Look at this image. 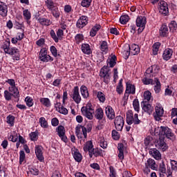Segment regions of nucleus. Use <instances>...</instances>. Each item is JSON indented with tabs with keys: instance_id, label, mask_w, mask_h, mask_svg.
I'll use <instances>...</instances> for the list:
<instances>
[{
	"instance_id": "obj_24",
	"label": "nucleus",
	"mask_w": 177,
	"mask_h": 177,
	"mask_svg": "<svg viewBox=\"0 0 177 177\" xmlns=\"http://www.w3.org/2000/svg\"><path fill=\"white\" fill-rule=\"evenodd\" d=\"M172 53H174V51L172 49L167 48L164 50L162 54V57L164 60H166V62H168L171 57H172Z\"/></svg>"
},
{
	"instance_id": "obj_23",
	"label": "nucleus",
	"mask_w": 177,
	"mask_h": 177,
	"mask_svg": "<svg viewBox=\"0 0 177 177\" xmlns=\"http://www.w3.org/2000/svg\"><path fill=\"white\" fill-rule=\"evenodd\" d=\"M149 154H151L155 160H161V153H160V151L156 148L151 149L149 150Z\"/></svg>"
},
{
	"instance_id": "obj_59",
	"label": "nucleus",
	"mask_w": 177,
	"mask_h": 177,
	"mask_svg": "<svg viewBox=\"0 0 177 177\" xmlns=\"http://www.w3.org/2000/svg\"><path fill=\"white\" fill-rule=\"evenodd\" d=\"M170 164L172 171H175V172H177V161L174 160H171Z\"/></svg>"
},
{
	"instance_id": "obj_22",
	"label": "nucleus",
	"mask_w": 177,
	"mask_h": 177,
	"mask_svg": "<svg viewBox=\"0 0 177 177\" xmlns=\"http://www.w3.org/2000/svg\"><path fill=\"white\" fill-rule=\"evenodd\" d=\"M94 117L96 120H98V121H102V120H103V117H104L103 109L102 108L97 109L95 111Z\"/></svg>"
},
{
	"instance_id": "obj_35",
	"label": "nucleus",
	"mask_w": 177,
	"mask_h": 177,
	"mask_svg": "<svg viewBox=\"0 0 177 177\" xmlns=\"http://www.w3.org/2000/svg\"><path fill=\"white\" fill-rule=\"evenodd\" d=\"M56 106H57L58 111L60 113V114H64V115H67V114H68V110L64 108V106H62V104L58 102L56 104Z\"/></svg>"
},
{
	"instance_id": "obj_52",
	"label": "nucleus",
	"mask_w": 177,
	"mask_h": 177,
	"mask_svg": "<svg viewBox=\"0 0 177 177\" xmlns=\"http://www.w3.org/2000/svg\"><path fill=\"white\" fill-rule=\"evenodd\" d=\"M133 106L135 111H137V113H139L140 105H139V100H138V98H136L133 101Z\"/></svg>"
},
{
	"instance_id": "obj_2",
	"label": "nucleus",
	"mask_w": 177,
	"mask_h": 177,
	"mask_svg": "<svg viewBox=\"0 0 177 177\" xmlns=\"http://www.w3.org/2000/svg\"><path fill=\"white\" fill-rule=\"evenodd\" d=\"M93 113H95V109L91 103H88L86 106L82 107V113L88 120H93Z\"/></svg>"
},
{
	"instance_id": "obj_13",
	"label": "nucleus",
	"mask_w": 177,
	"mask_h": 177,
	"mask_svg": "<svg viewBox=\"0 0 177 177\" xmlns=\"http://www.w3.org/2000/svg\"><path fill=\"white\" fill-rule=\"evenodd\" d=\"M83 149L84 151H88L90 158H92L93 154H95V149H93V144L92 143V141H88Z\"/></svg>"
},
{
	"instance_id": "obj_31",
	"label": "nucleus",
	"mask_w": 177,
	"mask_h": 177,
	"mask_svg": "<svg viewBox=\"0 0 177 177\" xmlns=\"http://www.w3.org/2000/svg\"><path fill=\"white\" fill-rule=\"evenodd\" d=\"M37 21H39V24L41 26H50L52 22L50 21V19L44 18V17H39L37 18Z\"/></svg>"
},
{
	"instance_id": "obj_40",
	"label": "nucleus",
	"mask_w": 177,
	"mask_h": 177,
	"mask_svg": "<svg viewBox=\"0 0 177 177\" xmlns=\"http://www.w3.org/2000/svg\"><path fill=\"white\" fill-rule=\"evenodd\" d=\"M53 15L55 17V19H59L60 17V11H59V8L57 7H55L52 10H50Z\"/></svg>"
},
{
	"instance_id": "obj_19",
	"label": "nucleus",
	"mask_w": 177,
	"mask_h": 177,
	"mask_svg": "<svg viewBox=\"0 0 177 177\" xmlns=\"http://www.w3.org/2000/svg\"><path fill=\"white\" fill-rule=\"evenodd\" d=\"M151 85H153V89L156 93H160V92H161V82H160V80L158 78H154V80H153V83L151 84Z\"/></svg>"
},
{
	"instance_id": "obj_56",
	"label": "nucleus",
	"mask_w": 177,
	"mask_h": 177,
	"mask_svg": "<svg viewBox=\"0 0 177 177\" xmlns=\"http://www.w3.org/2000/svg\"><path fill=\"white\" fill-rule=\"evenodd\" d=\"M7 122L11 126L13 127L15 125V116L13 115H8L7 117Z\"/></svg>"
},
{
	"instance_id": "obj_29",
	"label": "nucleus",
	"mask_w": 177,
	"mask_h": 177,
	"mask_svg": "<svg viewBox=\"0 0 177 177\" xmlns=\"http://www.w3.org/2000/svg\"><path fill=\"white\" fill-rule=\"evenodd\" d=\"M107 64L109 65V67L113 68V67L117 64V57L115 55L109 57L107 59Z\"/></svg>"
},
{
	"instance_id": "obj_61",
	"label": "nucleus",
	"mask_w": 177,
	"mask_h": 177,
	"mask_svg": "<svg viewBox=\"0 0 177 177\" xmlns=\"http://www.w3.org/2000/svg\"><path fill=\"white\" fill-rule=\"evenodd\" d=\"M30 138L32 142H37V140H38V133L35 132H31L30 133Z\"/></svg>"
},
{
	"instance_id": "obj_11",
	"label": "nucleus",
	"mask_w": 177,
	"mask_h": 177,
	"mask_svg": "<svg viewBox=\"0 0 177 177\" xmlns=\"http://www.w3.org/2000/svg\"><path fill=\"white\" fill-rule=\"evenodd\" d=\"M114 124L117 131H122L124 124V118L121 115L116 116L115 118Z\"/></svg>"
},
{
	"instance_id": "obj_58",
	"label": "nucleus",
	"mask_w": 177,
	"mask_h": 177,
	"mask_svg": "<svg viewBox=\"0 0 177 177\" xmlns=\"http://www.w3.org/2000/svg\"><path fill=\"white\" fill-rule=\"evenodd\" d=\"M24 160H26V153H24V151H20V152H19V164L22 165Z\"/></svg>"
},
{
	"instance_id": "obj_63",
	"label": "nucleus",
	"mask_w": 177,
	"mask_h": 177,
	"mask_svg": "<svg viewBox=\"0 0 177 177\" xmlns=\"http://www.w3.org/2000/svg\"><path fill=\"white\" fill-rule=\"evenodd\" d=\"M172 89H174L172 87L168 86L167 88H165V96H171L173 92Z\"/></svg>"
},
{
	"instance_id": "obj_30",
	"label": "nucleus",
	"mask_w": 177,
	"mask_h": 177,
	"mask_svg": "<svg viewBox=\"0 0 177 177\" xmlns=\"http://www.w3.org/2000/svg\"><path fill=\"white\" fill-rule=\"evenodd\" d=\"M159 34L160 37H167L169 34L168 26L165 24L162 25L159 30Z\"/></svg>"
},
{
	"instance_id": "obj_10",
	"label": "nucleus",
	"mask_w": 177,
	"mask_h": 177,
	"mask_svg": "<svg viewBox=\"0 0 177 177\" xmlns=\"http://www.w3.org/2000/svg\"><path fill=\"white\" fill-rule=\"evenodd\" d=\"M56 131L57 132L58 136L62 139V142L67 143V136H66V129L62 125L57 127Z\"/></svg>"
},
{
	"instance_id": "obj_64",
	"label": "nucleus",
	"mask_w": 177,
	"mask_h": 177,
	"mask_svg": "<svg viewBox=\"0 0 177 177\" xmlns=\"http://www.w3.org/2000/svg\"><path fill=\"white\" fill-rule=\"evenodd\" d=\"M50 50L54 57H57V49L55 46H51L50 48Z\"/></svg>"
},
{
	"instance_id": "obj_8",
	"label": "nucleus",
	"mask_w": 177,
	"mask_h": 177,
	"mask_svg": "<svg viewBox=\"0 0 177 177\" xmlns=\"http://www.w3.org/2000/svg\"><path fill=\"white\" fill-rule=\"evenodd\" d=\"M71 97H72L73 100L76 102L77 104H80L81 103V95H80V88L77 86H75L73 93L71 95Z\"/></svg>"
},
{
	"instance_id": "obj_16",
	"label": "nucleus",
	"mask_w": 177,
	"mask_h": 177,
	"mask_svg": "<svg viewBox=\"0 0 177 177\" xmlns=\"http://www.w3.org/2000/svg\"><path fill=\"white\" fill-rule=\"evenodd\" d=\"M141 106L143 111L147 113V114H149V115L151 114V113H153V111H154V107L147 102H142Z\"/></svg>"
},
{
	"instance_id": "obj_33",
	"label": "nucleus",
	"mask_w": 177,
	"mask_h": 177,
	"mask_svg": "<svg viewBox=\"0 0 177 177\" xmlns=\"http://www.w3.org/2000/svg\"><path fill=\"white\" fill-rule=\"evenodd\" d=\"M82 51L83 52V53H85V55H91V53H92L91 47L88 44H83L82 45Z\"/></svg>"
},
{
	"instance_id": "obj_54",
	"label": "nucleus",
	"mask_w": 177,
	"mask_h": 177,
	"mask_svg": "<svg viewBox=\"0 0 177 177\" xmlns=\"http://www.w3.org/2000/svg\"><path fill=\"white\" fill-rule=\"evenodd\" d=\"M91 3H92V0H82L81 6L83 8H89L91 6Z\"/></svg>"
},
{
	"instance_id": "obj_7",
	"label": "nucleus",
	"mask_w": 177,
	"mask_h": 177,
	"mask_svg": "<svg viewBox=\"0 0 177 177\" xmlns=\"http://www.w3.org/2000/svg\"><path fill=\"white\" fill-rule=\"evenodd\" d=\"M155 113H153V117L156 121H160L161 117L164 115V108L160 104H157L155 107Z\"/></svg>"
},
{
	"instance_id": "obj_25",
	"label": "nucleus",
	"mask_w": 177,
	"mask_h": 177,
	"mask_svg": "<svg viewBox=\"0 0 177 177\" xmlns=\"http://www.w3.org/2000/svg\"><path fill=\"white\" fill-rule=\"evenodd\" d=\"M92 131V124L88 123L86 125V127H82V132L83 133V136L84 139L87 138V132H91Z\"/></svg>"
},
{
	"instance_id": "obj_48",
	"label": "nucleus",
	"mask_w": 177,
	"mask_h": 177,
	"mask_svg": "<svg viewBox=\"0 0 177 177\" xmlns=\"http://www.w3.org/2000/svg\"><path fill=\"white\" fill-rule=\"evenodd\" d=\"M9 91L10 92V93H12V95L14 96H19V89L17 88V87H16V86H14L12 87H10L9 88Z\"/></svg>"
},
{
	"instance_id": "obj_14",
	"label": "nucleus",
	"mask_w": 177,
	"mask_h": 177,
	"mask_svg": "<svg viewBox=\"0 0 177 177\" xmlns=\"http://www.w3.org/2000/svg\"><path fill=\"white\" fill-rule=\"evenodd\" d=\"M159 12L161 15H163V16H167V15L169 13V10L168 9V4L167 3V2L164 1H160Z\"/></svg>"
},
{
	"instance_id": "obj_4",
	"label": "nucleus",
	"mask_w": 177,
	"mask_h": 177,
	"mask_svg": "<svg viewBox=\"0 0 177 177\" xmlns=\"http://www.w3.org/2000/svg\"><path fill=\"white\" fill-rule=\"evenodd\" d=\"M39 59L41 62H44V63H48V62H53V57L48 55V49H46V48H43L40 50Z\"/></svg>"
},
{
	"instance_id": "obj_34",
	"label": "nucleus",
	"mask_w": 177,
	"mask_h": 177,
	"mask_svg": "<svg viewBox=\"0 0 177 177\" xmlns=\"http://www.w3.org/2000/svg\"><path fill=\"white\" fill-rule=\"evenodd\" d=\"M100 28H102V26L99 24H96L95 26H93L90 31L91 37H95Z\"/></svg>"
},
{
	"instance_id": "obj_26",
	"label": "nucleus",
	"mask_w": 177,
	"mask_h": 177,
	"mask_svg": "<svg viewBox=\"0 0 177 177\" xmlns=\"http://www.w3.org/2000/svg\"><path fill=\"white\" fill-rule=\"evenodd\" d=\"M72 154L75 161H77V162H81L82 161V155L81 154V153H80V151H78V149H75L72 151Z\"/></svg>"
},
{
	"instance_id": "obj_18",
	"label": "nucleus",
	"mask_w": 177,
	"mask_h": 177,
	"mask_svg": "<svg viewBox=\"0 0 177 177\" xmlns=\"http://www.w3.org/2000/svg\"><path fill=\"white\" fill-rule=\"evenodd\" d=\"M35 154L37 156V158L39 160V161H44L45 158H44V153H42V147L41 146H36L35 149Z\"/></svg>"
},
{
	"instance_id": "obj_12",
	"label": "nucleus",
	"mask_w": 177,
	"mask_h": 177,
	"mask_svg": "<svg viewBox=\"0 0 177 177\" xmlns=\"http://www.w3.org/2000/svg\"><path fill=\"white\" fill-rule=\"evenodd\" d=\"M88 17L85 15L81 16L77 21L76 27H77V28H84V27L88 24Z\"/></svg>"
},
{
	"instance_id": "obj_6",
	"label": "nucleus",
	"mask_w": 177,
	"mask_h": 177,
	"mask_svg": "<svg viewBox=\"0 0 177 177\" xmlns=\"http://www.w3.org/2000/svg\"><path fill=\"white\" fill-rule=\"evenodd\" d=\"M136 92V87L135 86V85L131 84L130 82H127L124 99H128L129 97V95H135Z\"/></svg>"
},
{
	"instance_id": "obj_47",
	"label": "nucleus",
	"mask_w": 177,
	"mask_h": 177,
	"mask_svg": "<svg viewBox=\"0 0 177 177\" xmlns=\"http://www.w3.org/2000/svg\"><path fill=\"white\" fill-rule=\"evenodd\" d=\"M46 5L49 10H52L54 8H56L55 3L52 0H46Z\"/></svg>"
},
{
	"instance_id": "obj_41",
	"label": "nucleus",
	"mask_w": 177,
	"mask_h": 177,
	"mask_svg": "<svg viewBox=\"0 0 177 177\" xmlns=\"http://www.w3.org/2000/svg\"><path fill=\"white\" fill-rule=\"evenodd\" d=\"M100 50L102 52H104V53H107L109 52V46L107 45V41H103L100 45Z\"/></svg>"
},
{
	"instance_id": "obj_60",
	"label": "nucleus",
	"mask_w": 177,
	"mask_h": 177,
	"mask_svg": "<svg viewBox=\"0 0 177 177\" xmlns=\"http://www.w3.org/2000/svg\"><path fill=\"white\" fill-rule=\"evenodd\" d=\"M144 85H151L153 84V79H150V78H147V77H144L142 80Z\"/></svg>"
},
{
	"instance_id": "obj_5",
	"label": "nucleus",
	"mask_w": 177,
	"mask_h": 177,
	"mask_svg": "<svg viewBox=\"0 0 177 177\" xmlns=\"http://www.w3.org/2000/svg\"><path fill=\"white\" fill-rule=\"evenodd\" d=\"M155 147L161 151H167L168 150V145L165 142V138L162 137H159V139L155 142Z\"/></svg>"
},
{
	"instance_id": "obj_17",
	"label": "nucleus",
	"mask_w": 177,
	"mask_h": 177,
	"mask_svg": "<svg viewBox=\"0 0 177 177\" xmlns=\"http://www.w3.org/2000/svg\"><path fill=\"white\" fill-rule=\"evenodd\" d=\"M105 114L109 120H114L115 118V112L111 106H107L105 109Z\"/></svg>"
},
{
	"instance_id": "obj_20",
	"label": "nucleus",
	"mask_w": 177,
	"mask_h": 177,
	"mask_svg": "<svg viewBox=\"0 0 177 177\" xmlns=\"http://www.w3.org/2000/svg\"><path fill=\"white\" fill-rule=\"evenodd\" d=\"M129 50H130L131 55L135 56V55H138L140 52V48L138 45L132 44L131 46H128Z\"/></svg>"
},
{
	"instance_id": "obj_44",
	"label": "nucleus",
	"mask_w": 177,
	"mask_h": 177,
	"mask_svg": "<svg viewBox=\"0 0 177 177\" xmlns=\"http://www.w3.org/2000/svg\"><path fill=\"white\" fill-rule=\"evenodd\" d=\"M160 46H161V43L156 42L153 45V55H156L158 53V50L160 49Z\"/></svg>"
},
{
	"instance_id": "obj_9",
	"label": "nucleus",
	"mask_w": 177,
	"mask_h": 177,
	"mask_svg": "<svg viewBox=\"0 0 177 177\" xmlns=\"http://www.w3.org/2000/svg\"><path fill=\"white\" fill-rule=\"evenodd\" d=\"M136 26L140 27L138 28V32H142L146 27V17L139 16L136 19Z\"/></svg>"
},
{
	"instance_id": "obj_43",
	"label": "nucleus",
	"mask_w": 177,
	"mask_h": 177,
	"mask_svg": "<svg viewBox=\"0 0 177 177\" xmlns=\"http://www.w3.org/2000/svg\"><path fill=\"white\" fill-rule=\"evenodd\" d=\"M23 16L25 20H26L27 23H28L29 20L31 19V12L27 9L24 10L23 11Z\"/></svg>"
},
{
	"instance_id": "obj_1",
	"label": "nucleus",
	"mask_w": 177,
	"mask_h": 177,
	"mask_svg": "<svg viewBox=\"0 0 177 177\" xmlns=\"http://www.w3.org/2000/svg\"><path fill=\"white\" fill-rule=\"evenodd\" d=\"M155 133L158 135L159 138H167V139H170V140H175V134L172 133V130L169 129L168 127H158L155 129Z\"/></svg>"
},
{
	"instance_id": "obj_39",
	"label": "nucleus",
	"mask_w": 177,
	"mask_h": 177,
	"mask_svg": "<svg viewBox=\"0 0 177 177\" xmlns=\"http://www.w3.org/2000/svg\"><path fill=\"white\" fill-rule=\"evenodd\" d=\"M151 99V93L149 91H147L144 93V100L145 103H149Z\"/></svg>"
},
{
	"instance_id": "obj_53",
	"label": "nucleus",
	"mask_w": 177,
	"mask_h": 177,
	"mask_svg": "<svg viewBox=\"0 0 177 177\" xmlns=\"http://www.w3.org/2000/svg\"><path fill=\"white\" fill-rule=\"evenodd\" d=\"M3 49L5 52V53H9V50L11 49L10 48V41H6L4 42V44L3 45Z\"/></svg>"
},
{
	"instance_id": "obj_28",
	"label": "nucleus",
	"mask_w": 177,
	"mask_h": 177,
	"mask_svg": "<svg viewBox=\"0 0 177 177\" xmlns=\"http://www.w3.org/2000/svg\"><path fill=\"white\" fill-rule=\"evenodd\" d=\"M118 150L119 151L118 158H120V160H124V151L125 150V147L124 146V144H118Z\"/></svg>"
},
{
	"instance_id": "obj_57",
	"label": "nucleus",
	"mask_w": 177,
	"mask_h": 177,
	"mask_svg": "<svg viewBox=\"0 0 177 177\" xmlns=\"http://www.w3.org/2000/svg\"><path fill=\"white\" fill-rule=\"evenodd\" d=\"M133 118V124H134V125H139V124H140L141 122L140 120H139V115H138V113H135Z\"/></svg>"
},
{
	"instance_id": "obj_36",
	"label": "nucleus",
	"mask_w": 177,
	"mask_h": 177,
	"mask_svg": "<svg viewBox=\"0 0 177 177\" xmlns=\"http://www.w3.org/2000/svg\"><path fill=\"white\" fill-rule=\"evenodd\" d=\"M40 103H41V104L45 107H50V106H52V104L50 103V100L46 97L40 98Z\"/></svg>"
},
{
	"instance_id": "obj_42",
	"label": "nucleus",
	"mask_w": 177,
	"mask_h": 177,
	"mask_svg": "<svg viewBox=\"0 0 177 177\" xmlns=\"http://www.w3.org/2000/svg\"><path fill=\"white\" fill-rule=\"evenodd\" d=\"M83 126L78 124L75 127V133L78 138L82 139L83 133H81V129H82Z\"/></svg>"
},
{
	"instance_id": "obj_32",
	"label": "nucleus",
	"mask_w": 177,
	"mask_h": 177,
	"mask_svg": "<svg viewBox=\"0 0 177 177\" xmlns=\"http://www.w3.org/2000/svg\"><path fill=\"white\" fill-rule=\"evenodd\" d=\"M128 125H132L133 124V112L132 111H128L127 113V120Z\"/></svg>"
},
{
	"instance_id": "obj_46",
	"label": "nucleus",
	"mask_w": 177,
	"mask_h": 177,
	"mask_svg": "<svg viewBox=\"0 0 177 177\" xmlns=\"http://www.w3.org/2000/svg\"><path fill=\"white\" fill-rule=\"evenodd\" d=\"M83 41H84V35L82 34L76 35V36L75 37V44H77V45H80V44H81V42H82Z\"/></svg>"
},
{
	"instance_id": "obj_62",
	"label": "nucleus",
	"mask_w": 177,
	"mask_h": 177,
	"mask_svg": "<svg viewBox=\"0 0 177 177\" xmlns=\"http://www.w3.org/2000/svg\"><path fill=\"white\" fill-rule=\"evenodd\" d=\"M12 96H13V94H12L11 93H9V91H8V90H6L4 91V97L6 99V100H12Z\"/></svg>"
},
{
	"instance_id": "obj_50",
	"label": "nucleus",
	"mask_w": 177,
	"mask_h": 177,
	"mask_svg": "<svg viewBox=\"0 0 177 177\" xmlns=\"http://www.w3.org/2000/svg\"><path fill=\"white\" fill-rule=\"evenodd\" d=\"M39 122L42 128H48V122L45 118L41 117L39 120Z\"/></svg>"
},
{
	"instance_id": "obj_38",
	"label": "nucleus",
	"mask_w": 177,
	"mask_h": 177,
	"mask_svg": "<svg viewBox=\"0 0 177 177\" xmlns=\"http://www.w3.org/2000/svg\"><path fill=\"white\" fill-rule=\"evenodd\" d=\"M97 97L98 100H100V103H104V102H106V95H104L102 91L97 92Z\"/></svg>"
},
{
	"instance_id": "obj_3",
	"label": "nucleus",
	"mask_w": 177,
	"mask_h": 177,
	"mask_svg": "<svg viewBox=\"0 0 177 177\" xmlns=\"http://www.w3.org/2000/svg\"><path fill=\"white\" fill-rule=\"evenodd\" d=\"M110 68H109V66H104L100 73V77H101V80L105 84H109L110 82Z\"/></svg>"
},
{
	"instance_id": "obj_45",
	"label": "nucleus",
	"mask_w": 177,
	"mask_h": 177,
	"mask_svg": "<svg viewBox=\"0 0 177 177\" xmlns=\"http://www.w3.org/2000/svg\"><path fill=\"white\" fill-rule=\"evenodd\" d=\"M98 142L100 143V147H102V149H107V142L104 140V138L100 137L98 139Z\"/></svg>"
},
{
	"instance_id": "obj_21",
	"label": "nucleus",
	"mask_w": 177,
	"mask_h": 177,
	"mask_svg": "<svg viewBox=\"0 0 177 177\" xmlns=\"http://www.w3.org/2000/svg\"><path fill=\"white\" fill-rule=\"evenodd\" d=\"M0 15L2 17H6L8 16V5L3 2H1L0 4Z\"/></svg>"
},
{
	"instance_id": "obj_49",
	"label": "nucleus",
	"mask_w": 177,
	"mask_h": 177,
	"mask_svg": "<svg viewBox=\"0 0 177 177\" xmlns=\"http://www.w3.org/2000/svg\"><path fill=\"white\" fill-rule=\"evenodd\" d=\"M25 102L28 107H32V106H34V100H32L31 97H26L25 98Z\"/></svg>"
},
{
	"instance_id": "obj_37",
	"label": "nucleus",
	"mask_w": 177,
	"mask_h": 177,
	"mask_svg": "<svg viewBox=\"0 0 177 177\" xmlns=\"http://www.w3.org/2000/svg\"><path fill=\"white\" fill-rule=\"evenodd\" d=\"M146 165L147 168H151V169H156V168H157V167H156V161L153 159H148Z\"/></svg>"
},
{
	"instance_id": "obj_51",
	"label": "nucleus",
	"mask_w": 177,
	"mask_h": 177,
	"mask_svg": "<svg viewBox=\"0 0 177 177\" xmlns=\"http://www.w3.org/2000/svg\"><path fill=\"white\" fill-rule=\"evenodd\" d=\"M121 24H127L129 21V16L124 15H122L120 19Z\"/></svg>"
},
{
	"instance_id": "obj_15",
	"label": "nucleus",
	"mask_w": 177,
	"mask_h": 177,
	"mask_svg": "<svg viewBox=\"0 0 177 177\" xmlns=\"http://www.w3.org/2000/svg\"><path fill=\"white\" fill-rule=\"evenodd\" d=\"M7 54L11 55V56H12L13 60H20V53L19 49L15 47L11 48Z\"/></svg>"
},
{
	"instance_id": "obj_27",
	"label": "nucleus",
	"mask_w": 177,
	"mask_h": 177,
	"mask_svg": "<svg viewBox=\"0 0 177 177\" xmlns=\"http://www.w3.org/2000/svg\"><path fill=\"white\" fill-rule=\"evenodd\" d=\"M80 92L84 99H88V97H89V91H88V87H86V86H81Z\"/></svg>"
},
{
	"instance_id": "obj_55",
	"label": "nucleus",
	"mask_w": 177,
	"mask_h": 177,
	"mask_svg": "<svg viewBox=\"0 0 177 177\" xmlns=\"http://www.w3.org/2000/svg\"><path fill=\"white\" fill-rule=\"evenodd\" d=\"M169 28H170V31L174 32L177 28V24L175 21H171L169 24Z\"/></svg>"
}]
</instances>
